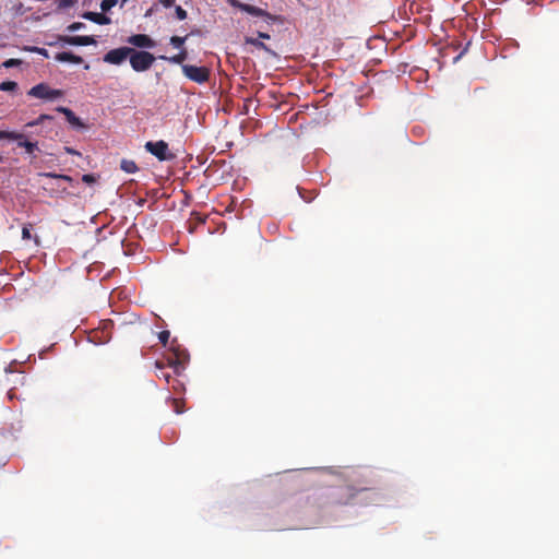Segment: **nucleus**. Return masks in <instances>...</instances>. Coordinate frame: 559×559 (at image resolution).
I'll list each match as a JSON object with an SVG mask.
<instances>
[{
  "instance_id": "obj_27",
  "label": "nucleus",
  "mask_w": 559,
  "mask_h": 559,
  "mask_svg": "<svg viewBox=\"0 0 559 559\" xmlns=\"http://www.w3.org/2000/svg\"><path fill=\"white\" fill-rule=\"evenodd\" d=\"M31 237H32V236H31V229L28 228V226H24V227L22 228V238H23L24 240H28V239H31Z\"/></svg>"
},
{
  "instance_id": "obj_8",
  "label": "nucleus",
  "mask_w": 559,
  "mask_h": 559,
  "mask_svg": "<svg viewBox=\"0 0 559 559\" xmlns=\"http://www.w3.org/2000/svg\"><path fill=\"white\" fill-rule=\"evenodd\" d=\"M127 41L130 45L140 47V48H154L155 47V41L150 36L145 35V34L132 35L127 39Z\"/></svg>"
},
{
  "instance_id": "obj_11",
  "label": "nucleus",
  "mask_w": 559,
  "mask_h": 559,
  "mask_svg": "<svg viewBox=\"0 0 559 559\" xmlns=\"http://www.w3.org/2000/svg\"><path fill=\"white\" fill-rule=\"evenodd\" d=\"M82 16L83 19L92 21L99 25H107L111 22L110 17L106 16L103 13L85 12Z\"/></svg>"
},
{
  "instance_id": "obj_29",
  "label": "nucleus",
  "mask_w": 559,
  "mask_h": 559,
  "mask_svg": "<svg viewBox=\"0 0 559 559\" xmlns=\"http://www.w3.org/2000/svg\"><path fill=\"white\" fill-rule=\"evenodd\" d=\"M47 118H48V116H46V115H41L37 120L32 121V122H28V123L26 124V127H33V126H36V124H38L41 120L47 119Z\"/></svg>"
},
{
  "instance_id": "obj_10",
  "label": "nucleus",
  "mask_w": 559,
  "mask_h": 559,
  "mask_svg": "<svg viewBox=\"0 0 559 559\" xmlns=\"http://www.w3.org/2000/svg\"><path fill=\"white\" fill-rule=\"evenodd\" d=\"M55 59L58 62H71L74 64H80L83 62L82 57L74 55L73 52H70V51L59 52L56 55Z\"/></svg>"
},
{
  "instance_id": "obj_15",
  "label": "nucleus",
  "mask_w": 559,
  "mask_h": 559,
  "mask_svg": "<svg viewBox=\"0 0 559 559\" xmlns=\"http://www.w3.org/2000/svg\"><path fill=\"white\" fill-rule=\"evenodd\" d=\"M120 168L127 174H134L138 170L136 164L130 159H122Z\"/></svg>"
},
{
  "instance_id": "obj_2",
  "label": "nucleus",
  "mask_w": 559,
  "mask_h": 559,
  "mask_svg": "<svg viewBox=\"0 0 559 559\" xmlns=\"http://www.w3.org/2000/svg\"><path fill=\"white\" fill-rule=\"evenodd\" d=\"M130 64L132 69L136 72H144L148 70L154 63V56L147 51H136L133 49V52L129 56Z\"/></svg>"
},
{
  "instance_id": "obj_26",
  "label": "nucleus",
  "mask_w": 559,
  "mask_h": 559,
  "mask_svg": "<svg viewBox=\"0 0 559 559\" xmlns=\"http://www.w3.org/2000/svg\"><path fill=\"white\" fill-rule=\"evenodd\" d=\"M74 3H75V0H60L59 7L60 8H70V7L74 5Z\"/></svg>"
},
{
  "instance_id": "obj_5",
  "label": "nucleus",
  "mask_w": 559,
  "mask_h": 559,
  "mask_svg": "<svg viewBox=\"0 0 559 559\" xmlns=\"http://www.w3.org/2000/svg\"><path fill=\"white\" fill-rule=\"evenodd\" d=\"M133 49L130 47H120L109 50L103 58L104 62L115 66L123 63Z\"/></svg>"
},
{
  "instance_id": "obj_36",
  "label": "nucleus",
  "mask_w": 559,
  "mask_h": 559,
  "mask_svg": "<svg viewBox=\"0 0 559 559\" xmlns=\"http://www.w3.org/2000/svg\"><path fill=\"white\" fill-rule=\"evenodd\" d=\"M0 162H2V157L0 156Z\"/></svg>"
},
{
  "instance_id": "obj_18",
  "label": "nucleus",
  "mask_w": 559,
  "mask_h": 559,
  "mask_svg": "<svg viewBox=\"0 0 559 559\" xmlns=\"http://www.w3.org/2000/svg\"><path fill=\"white\" fill-rule=\"evenodd\" d=\"M117 2L118 0H103L100 2V9L102 11L107 12L111 10L117 4Z\"/></svg>"
},
{
  "instance_id": "obj_7",
  "label": "nucleus",
  "mask_w": 559,
  "mask_h": 559,
  "mask_svg": "<svg viewBox=\"0 0 559 559\" xmlns=\"http://www.w3.org/2000/svg\"><path fill=\"white\" fill-rule=\"evenodd\" d=\"M228 3L234 7V8H237L239 10H241L242 12H246L250 15H253V16H258V17H263L267 21H273V16L266 12L265 10L261 9V8H258V7H254V5H251V4H247V3H242L238 0H228Z\"/></svg>"
},
{
  "instance_id": "obj_25",
  "label": "nucleus",
  "mask_w": 559,
  "mask_h": 559,
  "mask_svg": "<svg viewBox=\"0 0 559 559\" xmlns=\"http://www.w3.org/2000/svg\"><path fill=\"white\" fill-rule=\"evenodd\" d=\"M169 336H170V333L168 331H163L159 333L158 338L163 343V345H166Z\"/></svg>"
},
{
  "instance_id": "obj_19",
  "label": "nucleus",
  "mask_w": 559,
  "mask_h": 559,
  "mask_svg": "<svg viewBox=\"0 0 559 559\" xmlns=\"http://www.w3.org/2000/svg\"><path fill=\"white\" fill-rule=\"evenodd\" d=\"M39 176L47 177V178L62 179V180H66L69 182L72 180L71 177H69L67 175H57L53 173H43V174H39Z\"/></svg>"
},
{
  "instance_id": "obj_12",
  "label": "nucleus",
  "mask_w": 559,
  "mask_h": 559,
  "mask_svg": "<svg viewBox=\"0 0 559 559\" xmlns=\"http://www.w3.org/2000/svg\"><path fill=\"white\" fill-rule=\"evenodd\" d=\"M159 59L166 60L170 63L175 64H181L187 59V51L181 50L178 55L166 57V56H159Z\"/></svg>"
},
{
  "instance_id": "obj_14",
  "label": "nucleus",
  "mask_w": 559,
  "mask_h": 559,
  "mask_svg": "<svg viewBox=\"0 0 559 559\" xmlns=\"http://www.w3.org/2000/svg\"><path fill=\"white\" fill-rule=\"evenodd\" d=\"M15 141L17 142V145L20 147H24L28 154H32V153H34L35 150H37V143L27 141L24 135H23L22 140H15Z\"/></svg>"
},
{
  "instance_id": "obj_6",
  "label": "nucleus",
  "mask_w": 559,
  "mask_h": 559,
  "mask_svg": "<svg viewBox=\"0 0 559 559\" xmlns=\"http://www.w3.org/2000/svg\"><path fill=\"white\" fill-rule=\"evenodd\" d=\"M228 3L234 7V8H237L239 10H241L242 12H246L250 15H253V16H258V17H263L267 21H273V16L266 12L265 10L261 9V8H258V7H254V5H251V4H247V3H242L238 0H228Z\"/></svg>"
},
{
  "instance_id": "obj_20",
  "label": "nucleus",
  "mask_w": 559,
  "mask_h": 559,
  "mask_svg": "<svg viewBox=\"0 0 559 559\" xmlns=\"http://www.w3.org/2000/svg\"><path fill=\"white\" fill-rule=\"evenodd\" d=\"M185 41H186V37L173 36L170 38V44L175 48H181L183 46Z\"/></svg>"
},
{
  "instance_id": "obj_22",
  "label": "nucleus",
  "mask_w": 559,
  "mask_h": 559,
  "mask_svg": "<svg viewBox=\"0 0 559 559\" xmlns=\"http://www.w3.org/2000/svg\"><path fill=\"white\" fill-rule=\"evenodd\" d=\"M22 63V61L20 59H8L3 62V67L9 69V68H13V67H17Z\"/></svg>"
},
{
  "instance_id": "obj_32",
  "label": "nucleus",
  "mask_w": 559,
  "mask_h": 559,
  "mask_svg": "<svg viewBox=\"0 0 559 559\" xmlns=\"http://www.w3.org/2000/svg\"><path fill=\"white\" fill-rule=\"evenodd\" d=\"M175 411L177 414H181L183 411L179 407V403L176 401L175 402Z\"/></svg>"
},
{
  "instance_id": "obj_33",
  "label": "nucleus",
  "mask_w": 559,
  "mask_h": 559,
  "mask_svg": "<svg viewBox=\"0 0 559 559\" xmlns=\"http://www.w3.org/2000/svg\"><path fill=\"white\" fill-rule=\"evenodd\" d=\"M259 38H263V39H269L270 38V35L266 34V33H259Z\"/></svg>"
},
{
  "instance_id": "obj_1",
  "label": "nucleus",
  "mask_w": 559,
  "mask_h": 559,
  "mask_svg": "<svg viewBox=\"0 0 559 559\" xmlns=\"http://www.w3.org/2000/svg\"><path fill=\"white\" fill-rule=\"evenodd\" d=\"M27 94L32 97L39 98L43 100L52 102L59 99L63 96V92L61 90L51 88L49 85L45 83H39L33 86Z\"/></svg>"
},
{
  "instance_id": "obj_35",
  "label": "nucleus",
  "mask_w": 559,
  "mask_h": 559,
  "mask_svg": "<svg viewBox=\"0 0 559 559\" xmlns=\"http://www.w3.org/2000/svg\"><path fill=\"white\" fill-rule=\"evenodd\" d=\"M177 360H181V355L177 354Z\"/></svg>"
},
{
  "instance_id": "obj_30",
  "label": "nucleus",
  "mask_w": 559,
  "mask_h": 559,
  "mask_svg": "<svg viewBox=\"0 0 559 559\" xmlns=\"http://www.w3.org/2000/svg\"><path fill=\"white\" fill-rule=\"evenodd\" d=\"M32 51H37L38 53L48 57V51L44 48H33Z\"/></svg>"
},
{
  "instance_id": "obj_23",
  "label": "nucleus",
  "mask_w": 559,
  "mask_h": 559,
  "mask_svg": "<svg viewBox=\"0 0 559 559\" xmlns=\"http://www.w3.org/2000/svg\"><path fill=\"white\" fill-rule=\"evenodd\" d=\"M247 43L251 44L258 48L266 49V46L260 41L258 38H247Z\"/></svg>"
},
{
  "instance_id": "obj_31",
  "label": "nucleus",
  "mask_w": 559,
  "mask_h": 559,
  "mask_svg": "<svg viewBox=\"0 0 559 559\" xmlns=\"http://www.w3.org/2000/svg\"><path fill=\"white\" fill-rule=\"evenodd\" d=\"M83 181L84 182H92L93 181L92 175H84L83 176Z\"/></svg>"
},
{
  "instance_id": "obj_17",
  "label": "nucleus",
  "mask_w": 559,
  "mask_h": 559,
  "mask_svg": "<svg viewBox=\"0 0 559 559\" xmlns=\"http://www.w3.org/2000/svg\"><path fill=\"white\" fill-rule=\"evenodd\" d=\"M17 87V84L13 81H5L0 83V91L2 92H12L15 91Z\"/></svg>"
},
{
  "instance_id": "obj_28",
  "label": "nucleus",
  "mask_w": 559,
  "mask_h": 559,
  "mask_svg": "<svg viewBox=\"0 0 559 559\" xmlns=\"http://www.w3.org/2000/svg\"><path fill=\"white\" fill-rule=\"evenodd\" d=\"M159 3L164 8H171L175 4V0H159Z\"/></svg>"
},
{
  "instance_id": "obj_4",
  "label": "nucleus",
  "mask_w": 559,
  "mask_h": 559,
  "mask_svg": "<svg viewBox=\"0 0 559 559\" xmlns=\"http://www.w3.org/2000/svg\"><path fill=\"white\" fill-rule=\"evenodd\" d=\"M145 148L159 160H169L174 157L165 141L146 142Z\"/></svg>"
},
{
  "instance_id": "obj_3",
  "label": "nucleus",
  "mask_w": 559,
  "mask_h": 559,
  "mask_svg": "<svg viewBox=\"0 0 559 559\" xmlns=\"http://www.w3.org/2000/svg\"><path fill=\"white\" fill-rule=\"evenodd\" d=\"M181 69L186 78L198 84H203L210 79V70L206 67L182 64Z\"/></svg>"
},
{
  "instance_id": "obj_16",
  "label": "nucleus",
  "mask_w": 559,
  "mask_h": 559,
  "mask_svg": "<svg viewBox=\"0 0 559 559\" xmlns=\"http://www.w3.org/2000/svg\"><path fill=\"white\" fill-rule=\"evenodd\" d=\"M3 139L8 140H22L23 134L14 131H0V141Z\"/></svg>"
},
{
  "instance_id": "obj_34",
  "label": "nucleus",
  "mask_w": 559,
  "mask_h": 559,
  "mask_svg": "<svg viewBox=\"0 0 559 559\" xmlns=\"http://www.w3.org/2000/svg\"><path fill=\"white\" fill-rule=\"evenodd\" d=\"M152 14V9L147 10L145 16H150Z\"/></svg>"
},
{
  "instance_id": "obj_21",
  "label": "nucleus",
  "mask_w": 559,
  "mask_h": 559,
  "mask_svg": "<svg viewBox=\"0 0 559 559\" xmlns=\"http://www.w3.org/2000/svg\"><path fill=\"white\" fill-rule=\"evenodd\" d=\"M176 17L180 21H183L187 19V11L183 10L180 5H177L175 8Z\"/></svg>"
},
{
  "instance_id": "obj_13",
  "label": "nucleus",
  "mask_w": 559,
  "mask_h": 559,
  "mask_svg": "<svg viewBox=\"0 0 559 559\" xmlns=\"http://www.w3.org/2000/svg\"><path fill=\"white\" fill-rule=\"evenodd\" d=\"M57 110L63 114L71 124H80V119L73 114L71 109L67 107H59Z\"/></svg>"
},
{
  "instance_id": "obj_24",
  "label": "nucleus",
  "mask_w": 559,
  "mask_h": 559,
  "mask_svg": "<svg viewBox=\"0 0 559 559\" xmlns=\"http://www.w3.org/2000/svg\"><path fill=\"white\" fill-rule=\"evenodd\" d=\"M83 27H84L83 23L75 22L68 26V31L73 33V32L82 29Z\"/></svg>"
},
{
  "instance_id": "obj_9",
  "label": "nucleus",
  "mask_w": 559,
  "mask_h": 559,
  "mask_svg": "<svg viewBox=\"0 0 559 559\" xmlns=\"http://www.w3.org/2000/svg\"><path fill=\"white\" fill-rule=\"evenodd\" d=\"M64 43L72 46H90L96 45V39L93 36H72L63 39Z\"/></svg>"
}]
</instances>
